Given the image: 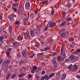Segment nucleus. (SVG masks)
<instances>
[{"label":"nucleus","instance_id":"1","mask_svg":"<svg viewBox=\"0 0 80 80\" xmlns=\"http://www.w3.org/2000/svg\"><path fill=\"white\" fill-rule=\"evenodd\" d=\"M64 47L63 46H62L61 51V54L62 55V57L63 59H62V61H60V62H63V59L67 58V56H66V55H65V52H63V50H64Z\"/></svg>","mask_w":80,"mask_h":80},{"label":"nucleus","instance_id":"2","mask_svg":"<svg viewBox=\"0 0 80 80\" xmlns=\"http://www.w3.org/2000/svg\"><path fill=\"white\" fill-rule=\"evenodd\" d=\"M10 60L9 59H7L5 60L2 63V66H4L5 64H6V65H8V64H10Z\"/></svg>","mask_w":80,"mask_h":80},{"label":"nucleus","instance_id":"3","mask_svg":"<svg viewBox=\"0 0 80 80\" xmlns=\"http://www.w3.org/2000/svg\"><path fill=\"white\" fill-rule=\"evenodd\" d=\"M25 8L26 10H30V4L29 2H27L25 4Z\"/></svg>","mask_w":80,"mask_h":80},{"label":"nucleus","instance_id":"4","mask_svg":"<svg viewBox=\"0 0 80 80\" xmlns=\"http://www.w3.org/2000/svg\"><path fill=\"white\" fill-rule=\"evenodd\" d=\"M4 38H5V39H6V38H7V35L6 34H5L2 36L0 37V41H1V42H3V40L4 39Z\"/></svg>","mask_w":80,"mask_h":80},{"label":"nucleus","instance_id":"5","mask_svg":"<svg viewBox=\"0 0 80 80\" xmlns=\"http://www.w3.org/2000/svg\"><path fill=\"white\" fill-rule=\"evenodd\" d=\"M8 65L5 64L3 68V71H4L5 73H7V71H8Z\"/></svg>","mask_w":80,"mask_h":80},{"label":"nucleus","instance_id":"6","mask_svg":"<svg viewBox=\"0 0 80 80\" xmlns=\"http://www.w3.org/2000/svg\"><path fill=\"white\" fill-rule=\"evenodd\" d=\"M49 27H54V25H56V23L54 22L53 23V22H52L49 21Z\"/></svg>","mask_w":80,"mask_h":80},{"label":"nucleus","instance_id":"7","mask_svg":"<svg viewBox=\"0 0 80 80\" xmlns=\"http://www.w3.org/2000/svg\"><path fill=\"white\" fill-rule=\"evenodd\" d=\"M22 55L24 57H27V55H28V53L27 51L25 50L22 52Z\"/></svg>","mask_w":80,"mask_h":80},{"label":"nucleus","instance_id":"8","mask_svg":"<svg viewBox=\"0 0 80 80\" xmlns=\"http://www.w3.org/2000/svg\"><path fill=\"white\" fill-rule=\"evenodd\" d=\"M79 53H80V49H78V50H76L75 51L73 52V54L78 55L79 54Z\"/></svg>","mask_w":80,"mask_h":80},{"label":"nucleus","instance_id":"9","mask_svg":"<svg viewBox=\"0 0 80 80\" xmlns=\"http://www.w3.org/2000/svg\"><path fill=\"white\" fill-rule=\"evenodd\" d=\"M37 68V67L35 65H34L32 67V69L31 70V73H35V72H34V70H36Z\"/></svg>","mask_w":80,"mask_h":80},{"label":"nucleus","instance_id":"10","mask_svg":"<svg viewBox=\"0 0 80 80\" xmlns=\"http://www.w3.org/2000/svg\"><path fill=\"white\" fill-rule=\"evenodd\" d=\"M73 67V66L72 65V64H71L70 66H69L68 67V69L70 71H71L72 72H73V71H75V69H72V67Z\"/></svg>","mask_w":80,"mask_h":80},{"label":"nucleus","instance_id":"11","mask_svg":"<svg viewBox=\"0 0 80 80\" xmlns=\"http://www.w3.org/2000/svg\"><path fill=\"white\" fill-rule=\"evenodd\" d=\"M73 52L72 53L71 55L70 56L69 58V59H70V60H73L75 58L74 55H76V54H73Z\"/></svg>","mask_w":80,"mask_h":80},{"label":"nucleus","instance_id":"12","mask_svg":"<svg viewBox=\"0 0 80 80\" xmlns=\"http://www.w3.org/2000/svg\"><path fill=\"white\" fill-rule=\"evenodd\" d=\"M51 49V47L50 46H48L46 47H45L44 49V51H47V50H50Z\"/></svg>","mask_w":80,"mask_h":80},{"label":"nucleus","instance_id":"13","mask_svg":"<svg viewBox=\"0 0 80 80\" xmlns=\"http://www.w3.org/2000/svg\"><path fill=\"white\" fill-rule=\"evenodd\" d=\"M44 78V79L45 80H48L49 79V77H48V75L47 74L45 75L44 76H43Z\"/></svg>","mask_w":80,"mask_h":80},{"label":"nucleus","instance_id":"14","mask_svg":"<svg viewBox=\"0 0 80 80\" xmlns=\"http://www.w3.org/2000/svg\"><path fill=\"white\" fill-rule=\"evenodd\" d=\"M65 24H67V22H66L65 21H64L61 23V24L60 25V27H62V26L65 25Z\"/></svg>","mask_w":80,"mask_h":80},{"label":"nucleus","instance_id":"15","mask_svg":"<svg viewBox=\"0 0 80 80\" xmlns=\"http://www.w3.org/2000/svg\"><path fill=\"white\" fill-rule=\"evenodd\" d=\"M17 77V74L16 73H14L11 76V78L12 79H13L15 78V77Z\"/></svg>","mask_w":80,"mask_h":80},{"label":"nucleus","instance_id":"16","mask_svg":"<svg viewBox=\"0 0 80 80\" xmlns=\"http://www.w3.org/2000/svg\"><path fill=\"white\" fill-rule=\"evenodd\" d=\"M66 74H64L62 75V80H64L65 79V78H66Z\"/></svg>","mask_w":80,"mask_h":80},{"label":"nucleus","instance_id":"17","mask_svg":"<svg viewBox=\"0 0 80 80\" xmlns=\"http://www.w3.org/2000/svg\"><path fill=\"white\" fill-rule=\"evenodd\" d=\"M25 75V73H22V74H19L18 75V77H20V78H21V77H24Z\"/></svg>","mask_w":80,"mask_h":80},{"label":"nucleus","instance_id":"18","mask_svg":"<svg viewBox=\"0 0 80 80\" xmlns=\"http://www.w3.org/2000/svg\"><path fill=\"white\" fill-rule=\"evenodd\" d=\"M65 36V32H62L61 34V38H63V37H64Z\"/></svg>","mask_w":80,"mask_h":80},{"label":"nucleus","instance_id":"19","mask_svg":"<svg viewBox=\"0 0 80 80\" xmlns=\"http://www.w3.org/2000/svg\"><path fill=\"white\" fill-rule=\"evenodd\" d=\"M34 35L35 33L33 32V30H31V36L32 37H33L34 36Z\"/></svg>","mask_w":80,"mask_h":80},{"label":"nucleus","instance_id":"20","mask_svg":"<svg viewBox=\"0 0 80 80\" xmlns=\"http://www.w3.org/2000/svg\"><path fill=\"white\" fill-rule=\"evenodd\" d=\"M18 39L19 40V41H20V40H22L23 39V37L22 36H19L18 37Z\"/></svg>","mask_w":80,"mask_h":80},{"label":"nucleus","instance_id":"21","mask_svg":"<svg viewBox=\"0 0 80 80\" xmlns=\"http://www.w3.org/2000/svg\"><path fill=\"white\" fill-rule=\"evenodd\" d=\"M23 12V9L20 8L18 10V12L19 13H22V12Z\"/></svg>","mask_w":80,"mask_h":80},{"label":"nucleus","instance_id":"22","mask_svg":"<svg viewBox=\"0 0 80 80\" xmlns=\"http://www.w3.org/2000/svg\"><path fill=\"white\" fill-rule=\"evenodd\" d=\"M72 20V18H66V20L67 21H71V20Z\"/></svg>","mask_w":80,"mask_h":80},{"label":"nucleus","instance_id":"23","mask_svg":"<svg viewBox=\"0 0 80 80\" xmlns=\"http://www.w3.org/2000/svg\"><path fill=\"white\" fill-rule=\"evenodd\" d=\"M54 75H55V73H52L50 75H49V78H52V77H53Z\"/></svg>","mask_w":80,"mask_h":80},{"label":"nucleus","instance_id":"24","mask_svg":"<svg viewBox=\"0 0 80 80\" xmlns=\"http://www.w3.org/2000/svg\"><path fill=\"white\" fill-rule=\"evenodd\" d=\"M8 18L10 20H11L13 18V16L12 15H10L8 16Z\"/></svg>","mask_w":80,"mask_h":80},{"label":"nucleus","instance_id":"25","mask_svg":"<svg viewBox=\"0 0 80 80\" xmlns=\"http://www.w3.org/2000/svg\"><path fill=\"white\" fill-rule=\"evenodd\" d=\"M30 17L31 18H33L34 17H35V14H34L32 13L30 15Z\"/></svg>","mask_w":80,"mask_h":80},{"label":"nucleus","instance_id":"26","mask_svg":"<svg viewBox=\"0 0 80 80\" xmlns=\"http://www.w3.org/2000/svg\"><path fill=\"white\" fill-rule=\"evenodd\" d=\"M68 40L70 42H72V41H73V40H74V38H73L71 37L68 38Z\"/></svg>","mask_w":80,"mask_h":80},{"label":"nucleus","instance_id":"27","mask_svg":"<svg viewBox=\"0 0 80 80\" xmlns=\"http://www.w3.org/2000/svg\"><path fill=\"white\" fill-rule=\"evenodd\" d=\"M29 18V16H28V17H27L26 18L24 19L23 20V21L24 22H26L28 21V18Z\"/></svg>","mask_w":80,"mask_h":80},{"label":"nucleus","instance_id":"28","mask_svg":"<svg viewBox=\"0 0 80 80\" xmlns=\"http://www.w3.org/2000/svg\"><path fill=\"white\" fill-rule=\"evenodd\" d=\"M37 56L38 57H42V53H38L37 54Z\"/></svg>","mask_w":80,"mask_h":80},{"label":"nucleus","instance_id":"29","mask_svg":"<svg viewBox=\"0 0 80 80\" xmlns=\"http://www.w3.org/2000/svg\"><path fill=\"white\" fill-rule=\"evenodd\" d=\"M18 3L15 2L13 3V6L14 7H17V6H18Z\"/></svg>","mask_w":80,"mask_h":80},{"label":"nucleus","instance_id":"30","mask_svg":"<svg viewBox=\"0 0 80 80\" xmlns=\"http://www.w3.org/2000/svg\"><path fill=\"white\" fill-rule=\"evenodd\" d=\"M28 36H29V33L28 32H26L25 34V37L28 38Z\"/></svg>","mask_w":80,"mask_h":80},{"label":"nucleus","instance_id":"31","mask_svg":"<svg viewBox=\"0 0 80 80\" xmlns=\"http://www.w3.org/2000/svg\"><path fill=\"white\" fill-rule=\"evenodd\" d=\"M32 31L34 33H37L38 32V30L37 29H34L33 30H32Z\"/></svg>","mask_w":80,"mask_h":80},{"label":"nucleus","instance_id":"32","mask_svg":"<svg viewBox=\"0 0 80 80\" xmlns=\"http://www.w3.org/2000/svg\"><path fill=\"white\" fill-rule=\"evenodd\" d=\"M15 24H16V25H18L19 24H20V22L18 21H16L14 23Z\"/></svg>","mask_w":80,"mask_h":80},{"label":"nucleus","instance_id":"33","mask_svg":"<svg viewBox=\"0 0 80 80\" xmlns=\"http://www.w3.org/2000/svg\"><path fill=\"white\" fill-rule=\"evenodd\" d=\"M4 31V28H3V27H2L0 30V32L1 33H2V32H3Z\"/></svg>","mask_w":80,"mask_h":80},{"label":"nucleus","instance_id":"34","mask_svg":"<svg viewBox=\"0 0 80 80\" xmlns=\"http://www.w3.org/2000/svg\"><path fill=\"white\" fill-rule=\"evenodd\" d=\"M35 45L36 47H38L40 45V43H39V42H36L35 44Z\"/></svg>","mask_w":80,"mask_h":80},{"label":"nucleus","instance_id":"35","mask_svg":"<svg viewBox=\"0 0 80 80\" xmlns=\"http://www.w3.org/2000/svg\"><path fill=\"white\" fill-rule=\"evenodd\" d=\"M36 26L37 29H38V28H40L41 27V26H40V24L37 25Z\"/></svg>","mask_w":80,"mask_h":80},{"label":"nucleus","instance_id":"36","mask_svg":"<svg viewBox=\"0 0 80 80\" xmlns=\"http://www.w3.org/2000/svg\"><path fill=\"white\" fill-rule=\"evenodd\" d=\"M12 27H10L9 28V31L10 33H11L12 32Z\"/></svg>","mask_w":80,"mask_h":80},{"label":"nucleus","instance_id":"37","mask_svg":"<svg viewBox=\"0 0 80 80\" xmlns=\"http://www.w3.org/2000/svg\"><path fill=\"white\" fill-rule=\"evenodd\" d=\"M57 52H53V53H52V57H54V56H55V55H57Z\"/></svg>","mask_w":80,"mask_h":80},{"label":"nucleus","instance_id":"38","mask_svg":"<svg viewBox=\"0 0 80 80\" xmlns=\"http://www.w3.org/2000/svg\"><path fill=\"white\" fill-rule=\"evenodd\" d=\"M61 59H62V58L60 56H58V57L57 59L58 60H61Z\"/></svg>","mask_w":80,"mask_h":80},{"label":"nucleus","instance_id":"39","mask_svg":"<svg viewBox=\"0 0 80 80\" xmlns=\"http://www.w3.org/2000/svg\"><path fill=\"white\" fill-rule=\"evenodd\" d=\"M52 62L53 63V64H56V63H57L55 60H52Z\"/></svg>","mask_w":80,"mask_h":80},{"label":"nucleus","instance_id":"40","mask_svg":"<svg viewBox=\"0 0 80 80\" xmlns=\"http://www.w3.org/2000/svg\"><path fill=\"white\" fill-rule=\"evenodd\" d=\"M48 2V0H46L45 1L42 2V5H45V4H46L47 2Z\"/></svg>","mask_w":80,"mask_h":80},{"label":"nucleus","instance_id":"41","mask_svg":"<svg viewBox=\"0 0 80 80\" xmlns=\"http://www.w3.org/2000/svg\"><path fill=\"white\" fill-rule=\"evenodd\" d=\"M74 68L75 69V70H77L78 68V67H77V66L76 65H74Z\"/></svg>","mask_w":80,"mask_h":80},{"label":"nucleus","instance_id":"42","mask_svg":"<svg viewBox=\"0 0 80 80\" xmlns=\"http://www.w3.org/2000/svg\"><path fill=\"white\" fill-rule=\"evenodd\" d=\"M53 67L54 68H57L58 66H57V64H55L53 65Z\"/></svg>","mask_w":80,"mask_h":80},{"label":"nucleus","instance_id":"43","mask_svg":"<svg viewBox=\"0 0 80 80\" xmlns=\"http://www.w3.org/2000/svg\"><path fill=\"white\" fill-rule=\"evenodd\" d=\"M54 14V10H52V11L51 15H53Z\"/></svg>","mask_w":80,"mask_h":80},{"label":"nucleus","instance_id":"44","mask_svg":"<svg viewBox=\"0 0 80 80\" xmlns=\"http://www.w3.org/2000/svg\"><path fill=\"white\" fill-rule=\"evenodd\" d=\"M7 56L8 57H9V55H10V52H8L6 53Z\"/></svg>","mask_w":80,"mask_h":80},{"label":"nucleus","instance_id":"45","mask_svg":"<svg viewBox=\"0 0 80 80\" xmlns=\"http://www.w3.org/2000/svg\"><path fill=\"white\" fill-rule=\"evenodd\" d=\"M48 29V28H47V27H45V28L44 30V31L45 32V31H47V30Z\"/></svg>","mask_w":80,"mask_h":80},{"label":"nucleus","instance_id":"46","mask_svg":"<svg viewBox=\"0 0 80 80\" xmlns=\"http://www.w3.org/2000/svg\"><path fill=\"white\" fill-rule=\"evenodd\" d=\"M76 6H77V3H76V2H74L73 4V6L74 7H75Z\"/></svg>","mask_w":80,"mask_h":80},{"label":"nucleus","instance_id":"47","mask_svg":"<svg viewBox=\"0 0 80 80\" xmlns=\"http://www.w3.org/2000/svg\"><path fill=\"white\" fill-rule=\"evenodd\" d=\"M76 77L78 79L80 78V75H76Z\"/></svg>","mask_w":80,"mask_h":80},{"label":"nucleus","instance_id":"48","mask_svg":"<svg viewBox=\"0 0 80 80\" xmlns=\"http://www.w3.org/2000/svg\"><path fill=\"white\" fill-rule=\"evenodd\" d=\"M13 45H14V46L17 45V42H13Z\"/></svg>","mask_w":80,"mask_h":80},{"label":"nucleus","instance_id":"49","mask_svg":"<svg viewBox=\"0 0 80 80\" xmlns=\"http://www.w3.org/2000/svg\"><path fill=\"white\" fill-rule=\"evenodd\" d=\"M65 29H64V28L61 29V31L62 32H64V31H65Z\"/></svg>","mask_w":80,"mask_h":80},{"label":"nucleus","instance_id":"50","mask_svg":"<svg viewBox=\"0 0 80 80\" xmlns=\"http://www.w3.org/2000/svg\"><path fill=\"white\" fill-rule=\"evenodd\" d=\"M24 63V61H22L19 62V64H21L22 63Z\"/></svg>","mask_w":80,"mask_h":80},{"label":"nucleus","instance_id":"51","mask_svg":"<svg viewBox=\"0 0 80 80\" xmlns=\"http://www.w3.org/2000/svg\"><path fill=\"white\" fill-rule=\"evenodd\" d=\"M21 57H22V56H21V55H20V54L17 55L18 58H21Z\"/></svg>","mask_w":80,"mask_h":80},{"label":"nucleus","instance_id":"52","mask_svg":"<svg viewBox=\"0 0 80 80\" xmlns=\"http://www.w3.org/2000/svg\"><path fill=\"white\" fill-rule=\"evenodd\" d=\"M42 74H43V75H44V74H45V71H42Z\"/></svg>","mask_w":80,"mask_h":80},{"label":"nucleus","instance_id":"53","mask_svg":"<svg viewBox=\"0 0 80 80\" xmlns=\"http://www.w3.org/2000/svg\"><path fill=\"white\" fill-rule=\"evenodd\" d=\"M41 39H43V38H44V36H43V35H42L41 36Z\"/></svg>","mask_w":80,"mask_h":80},{"label":"nucleus","instance_id":"54","mask_svg":"<svg viewBox=\"0 0 80 80\" xmlns=\"http://www.w3.org/2000/svg\"><path fill=\"white\" fill-rule=\"evenodd\" d=\"M76 60H79V57H78V56L76 57Z\"/></svg>","mask_w":80,"mask_h":80},{"label":"nucleus","instance_id":"55","mask_svg":"<svg viewBox=\"0 0 80 80\" xmlns=\"http://www.w3.org/2000/svg\"><path fill=\"white\" fill-rule=\"evenodd\" d=\"M8 76H9V77H10V75H11V72H8Z\"/></svg>","mask_w":80,"mask_h":80},{"label":"nucleus","instance_id":"56","mask_svg":"<svg viewBox=\"0 0 80 80\" xmlns=\"http://www.w3.org/2000/svg\"><path fill=\"white\" fill-rule=\"evenodd\" d=\"M67 6L69 8H70V4L68 3L67 5Z\"/></svg>","mask_w":80,"mask_h":80},{"label":"nucleus","instance_id":"57","mask_svg":"<svg viewBox=\"0 0 80 80\" xmlns=\"http://www.w3.org/2000/svg\"><path fill=\"white\" fill-rule=\"evenodd\" d=\"M34 55H35L33 54V55H32L30 57V58H33V57H34Z\"/></svg>","mask_w":80,"mask_h":80},{"label":"nucleus","instance_id":"58","mask_svg":"<svg viewBox=\"0 0 80 80\" xmlns=\"http://www.w3.org/2000/svg\"><path fill=\"white\" fill-rule=\"evenodd\" d=\"M43 79H44V77H43V76H42V77H41L40 80H44Z\"/></svg>","mask_w":80,"mask_h":80},{"label":"nucleus","instance_id":"59","mask_svg":"<svg viewBox=\"0 0 80 80\" xmlns=\"http://www.w3.org/2000/svg\"><path fill=\"white\" fill-rule=\"evenodd\" d=\"M38 73H39V71H38V70H36V73H37V74H38Z\"/></svg>","mask_w":80,"mask_h":80},{"label":"nucleus","instance_id":"60","mask_svg":"<svg viewBox=\"0 0 80 80\" xmlns=\"http://www.w3.org/2000/svg\"><path fill=\"white\" fill-rule=\"evenodd\" d=\"M3 62V60L1 59L0 60V64L2 63V62Z\"/></svg>","mask_w":80,"mask_h":80},{"label":"nucleus","instance_id":"61","mask_svg":"<svg viewBox=\"0 0 80 80\" xmlns=\"http://www.w3.org/2000/svg\"><path fill=\"white\" fill-rule=\"evenodd\" d=\"M32 75L31 74L29 75L28 76V77H29L30 78H32Z\"/></svg>","mask_w":80,"mask_h":80},{"label":"nucleus","instance_id":"62","mask_svg":"<svg viewBox=\"0 0 80 80\" xmlns=\"http://www.w3.org/2000/svg\"><path fill=\"white\" fill-rule=\"evenodd\" d=\"M36 78L37 80H38V79H39V77L38 76H36Z\"/></svg>","mask_w":80,"mask_h":80},{"label":"nucleus","instance_id":"63","mask_svg":"<svg viewBox=\"0 0 80 80\" xmlns=\"http://www.w3.org/2000/svg\"><path fill=\"white\" fill-rule=\"evenodd\" d=\"M70 47L71 48H74V46H73V45H71Z\"/></svg>","mask_w":80,"mask_h":80},{"label":"nucleus","instance_id":"64","mask_svg":"<svg viewBox=\"0 0 80 80\" xmlns=\"http://www.w3.org/2000/svg\"><path fill=\"white\" fill-rule=\"evenodd\" d=\"M69 62V60H68V59H67L66 61V63H68V62Z\"/></svg>","mask_w":80,"mask_h":80}]
</instances>
